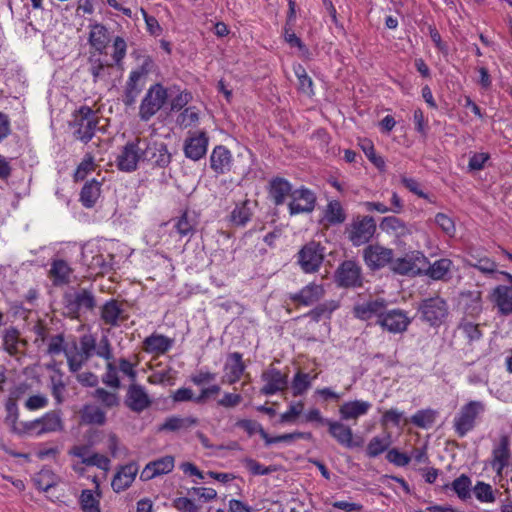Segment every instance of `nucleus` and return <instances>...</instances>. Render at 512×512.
I'll return each mask as SVG.
<instances>
[{"mask_svg":"<svg viewBox=\"0 0 512 512\" xmlns=\"http://www.w3.org/2000/svg\"><path fill=\"white\" fill-rule=\"evenodd\" d=\"M63 303L66 314L72 319H79L83 313L95 309L96 298L92 291L79 288L73 292L65 293Z\"/></svg>","mask_w":512,"mask_h":512,"instance_id":"1","label":"nucleus"},{"mask_svg":"<svg viewBox=\"0 0 512 512\" xmlns=\"http://www.w3.org/2000/svg\"><path fill=\"white\" fill-rule=\"evenodd\" d=\"M421 320L432 327L440 326L449 314V306L443 298L436 296L423 299L418 307Z\"/></svg>","mask_w":512,"mask_h":512,"instance_id":"2","label":"nucleus"},{"mask_svg":"<svg viewBox=\"0 0 512 512\" xmlns=\"http://www.w3.org/2000/svg\"><path fill=\"white\" fill-rule=\"evenodd\" d=\"M168 91L160 83L152 85L139 107V117L142 121H149L167 102Z\"/></svg>","mask_w":512,"mask_h":512,"instance_id":"3","label":"nucleus"},{"mask_svg":"<svg viewBox=\"0 0 512 512\" xmlns=\"http://www.w3.org/2000/svg\"><path fill=\"white\" fill-rule=\"evenodd\" d=\"M485 406L480 401H469L461 407L454 418L453 427L459 437H464L476 426L477 418L484 412Z\"/></svg>","mask_w":512,"mask_h":512,"instance_id":"4","label":"nucleus"},{"mask_svg":"<svg viewBox=\"0 0 512 512\" xmlns=\"http://www.w3.org/2000/svg\"><path fill=\"white\" fill-rule=\"evenodd\" d=\"M376 232V223L372 216H357L346 226L347 238L354 246L368 243Z\"/></svg>","mask_w":512,"mask_h":512,"instance_id":"5","label":"nucleus"},{"mask_svg":"<svg viewBox=\"0 0 512 512\" xmlns=\"http://www.w3.org/2000/svg\"><path fill=\"white\" fill-rule=\"evenodd\" d=\"M142 162H150L154 167L167 168L172 160V155L167 144L161 141L141 138Z\"/></svg>","mask_w":512,"mask_h":512,"instance_id":"6","label":"nucleus"},{"mask_svg":"<svg viewBox=\"0 0 512 512\" xmlns=\"http://www.w3.org/2000/svg\"><path fill=\"white\" fill-rule=\"evenodd\" d=\"M426 261V256L420 251H411L403 257L394 258L391 262L390 271L402 276L421 275V269Z\"/></svg>","mask_w":512,"mask_h":512,"instance_id":"7","label":"nucleus"},{"mask_svg":"<svg viewBox=\"0 0 512 512\" xmlns=\"http://www.w3.org/2000/svg\"><path fill=\"white\" fill-rule=\"evenodd\" d=\"M74 125L77 126L75 138L87 144L95 135L98 118L92 108L81 106L75 114Z\"/></svg>","mask_w":512,"mask_h":512,"instance_id":"8","label":"nucleus"},{"mask_svg":"<svg viewBox=\"0 0 512 512\" xmlns=\"http://www.w3.org/2000/svg\"><path fill=\"white\" fill-rule=\"evenodd\" d=\"M298 264L305 273H315L319 270L325 256V248L321 243L310 241L298 252Z\"/></svg>","mask_w":512,"mask_h":512,"instance_id":"9","label":"nucleus"},{"mask_svg":"<svg viewBox=\"0 0 512 512\" xmlns=\"http://www.w3.org/2000/svg\"><path fill=\"white\" fill-rule=\"evenodd\" d=\"M141 138L137 137L128 141L116 158V166L119 171L131 173L137 170L138 163L142 161Z\"/></svg>","mask_w":512,"mask_h":512,"instance_id":"10","label":"nucleus"},{"mask_svg":"<svg viewBox=\"0 0 512 512\" xmlns=\"http://www.w3.org/2000/svg\"><path fill=\"white\" fill-rule=\"evenodd\" d=\"M334 278L337 286L343 288L361 287L363 284L361 267L353 260L343 261L336 269Z\"/></svg>","mask_w":512,"mask_h":512,"instance_id":"11","label":"nucleus"},{"mask_svg":"<svg viewBox=\"0 0 512 512\" xmlns=\"http://www.w3.org/2000/svg\"><path fill=\"white\" fill-rule=\"evenodd\" d=\"M394 251L379 244L368 245L363 250V259L367 267L372 270H380L386 266L391 267Z\"/></svg>","mask_w":512,"mask_h":512,"instance_id":"12","label":"nucleus"},{"mask_svg":"<svg viewBox=\"0 0 512 512\" xmlns=\"http://www.w3.org/2000/svg\"><path fill=\"white\" fill-rule=\"evenodd\" d=\"M316 205V195L308 188L301 187L291 193V201L288 204L290 215L311 213Z\"/></svg>","mask_w":512,"mask_h":512,"instance_id":"13","label":"nucleus"},{"mask_svg":"<svg viewBox=\"0 0 512 512\" xmlns=\"http://www.w3.org/2000/svg\"><path fill=\"white\" fill-rule=\"evenodd\" d=\"M208 144L209 136L205 131L189 133L183 146L185 157L193 161L202 159L207 153Z\"/></svg>","mask_w":512,"mask_h":512,"instance_id":"14","label":"nucleus"},{"mask_svg":"<svg viewBox=\"0 0 512 512\" xmlns=\"http://www.w3.org/2000/svg\"><path fill=\"white\" fill-rule=\"evenodd\" d=\"M410 323L411 320L406 312L400 309L385 311L379 316V319L376 320V324L394 334L406 331Z\"/></svg>","mask_w":512,"mask_h":512,"instance_id":"15","label":"nucleus"},{"mask_svg":"<svg viewBox=\"0 0 512 512\" xmlns=\"http://www.w3.org/2000/svg\"><path fill=\"white\" fill-rule=\"evenodd\" d=\"M261 379L265 382V385L260 392L266 396L282 392L288 387V375L283 374L272 365L262 372Z\"/></svg>","mask_w":512,"mask_h":512,"instance_id":"16","label":"nucleus"},{"mask_svg":"<svg viewBox=\"0 0 512 512\" xmlns=\"http://www.w3.org/2000/svg\"><path fill=\"white\" fill-rule=\"evenodd\" d=\"M124 404L131 411L141 413L151 406L152 401L142 385L132 382L127 389Z\"/></svg>","mask_w":512,"mask_h":512,"instance_id":"17","label":"nucleus"},{"mask_svg":"<svg viewBox=\"0 0 512 512\" xmlns=\"http://www.w3.org/2000/svg\"><path fill=\"white\" fill-rule=\"evenodd\" d=\"M328 433L335 441L346 448L352 449L362 445L361 439H354L352 429L341 421L330 420Z\"/></svg>","mask_w":512,"mask_h":512,"instance_id":"18","label":"nucleus"},{"mask_svg":"<svg viewBox=\"0 0 512 512\" xmlns=\"http://www.w3.org/2000/svg\"><path fill=\"white\" fill-rule=\"evenodd\" d=\"M322 285L310 283L299 292L289 294V299L296 305L311 306L324 296Z\"/></svg>","mask_w":512,"mask_h":512,"instance_id":"19","label":"nucleus"},{"mask_svg":"<svg viewBox=\"0 0 512 512\" xmlns=\"http://www.w3.org/2000/svg\"><path fill=\"white\" fill-rule=\"evenodd\" d=\"M379 228L388 235H392L397 239H403L413 233V226L404 222L396 216L383 217Z\"/></svg>","mask_w":512,"mask_h":512,"instance_id":"20","label":"nucleus"},{"mask_svg":"<svg viewBox=\"0 0 512 512\" xmlns=\"http://www.w3.org/2000/svg\"><path fill=\"white\" fill-rule=\"evenodd\" d=\"M245 369L246 365L243 362L241 353L233 352L228 354L226 363L224 365V370L226 373L222 378V382L235 384L241 379Z\"/></svg>","mask_w":512,"mask_h":512,"instance_id":"21","label":"nucleus"},{"mask_svg":"<svg viewBox=\"0 0 512 512\" xmlns=\"http://www.w3.org/2000/svg\"><path fill=\"white\" fill-rule=\"evenodd\" d=\"M232 154L224 145H217L210 155V168L217 174L223 175L231 170Z\"/></svg>","mask_w":512,"mask_h":512,"instance_id":"22","label":"nucleus"},{"mask_svg":"<svg viewBox=\"0 0 512 512\" xmlns=\"http://www.w3.org/2000/svg\"><path fill=\"white\" fill-rule=\"evenodd\" d=\"M138 473V465L135 462L120 467L114 475L111 486L114 492L120 493L128 489Z\"/></svg>","mask_w":512,"mask_h":512,"instance_id":"23","label":"nucleus"},{"mask_svg":"<svg viewBox=\"0 0 512 512\" xmlns=\"http://www.w3.org/2000/svg\"><path fill=\"white\" fill-rule=\"evenodd\" d=\"M123 313L124 310L119 302L115 299H110L101 307L100 317L104 324L117 327L127 319V316L123 315Z\"/></svg>","mask_w":512,"mask_h":512,"instance_id":"24","label":"nucleus"},{"mask_svg":"<svg viewBox=\"0 0 512 512\" xmlns=\"http://www.w3.org/2000/svg\"><path fill=\"white\" fill-rule=\"evenodd\" d=\"M268 194L276 206L284 204L286 197L294 191L291 183L282 177H274L269 181Z\"/></svg>","mask_w":512,"mask_h":512,"instance_id":"25","label":"nucleus"},{"mask_svg":"<svg viewBox=\"0 0 512 512\" xmlns=\"http://www.w3.org/2000/svg\"><path fill=\"white\" fill-rule=\"evenodd\" d=\"M89 28L90 32L88 37V43L99 54L104 53L110 42V35L108 29L100 23L90 24Z\"/></svg>","mask_w":512,"mask_h":512,"instance_id":"26","label":"nucleus"},{"mask_svg":"<svg viewBox=\"0 0 512 512\" xmlns=\"http://www.w3.org/2000/svg\"><path fill=\"white\" fill-rule=\"evenodd\" d=\"M385 308L386 301L382 298H378L356 305L354 307V314L361 320H369L373 316H377V319H379V316L385 312Z\"/></svg>","mask_w":512,"mask_h":512,"instance_id":"27","label":"nucleus"},{"mask_svg":"<svg viewBox=\"0 0 512 512\" xmlns=\"http://www.w3.org/2000/svg\"><path fill=\"white\" fill-rule=\"evenodd\" d=\"M103 180L95 178L87 181L80 191V202L85 208H92L95 206L97 200L101 195V186Z\"/></svg>","mask_w":512,"mask_h":512,"instance_id":"28","label":"nucleus"},{"mask_svg":"<svg viewBox=\"0 0 512 512\" xmlns=\"http://www.w3.org/2000/svg\"><path fill=\"white\" fill-rule=\"evenodd\" d=\"M510 439L507 435H502L500 437V441L497 447L493 449V461L492 467L497 473H501V471L508 465V460L510 457Z\"/></svg>","mask_w":512,"mask_h":512,"instance_id":"29","label":"nucleus"},{"mask_svg":"<svg viewBox=\"0 0 512 512\" xmlns=\"http://www.w3.org/2000/svg\"><path fill=\"white\" fill-rule=\"evenodd\" d=\"M371 404L367 401L354 400L343 403L339 407V415L341 420H355L365 415L370 409Z\"/></svg>","mask_w":512,"mask_h":512,"instance_id":"30","label":"nucleus"},{"mask_svg":"<svg viewBox=\"0 0 512 512\" xmlns=\"http://www.w3.org/2000/svg\"><path fill=\"white\" fill-rule=\"evenodd\" d=\"M452 261L447 258H442L430 264L428 258L421 269V275H426L433 280H442L445 275L450 271Z\"/></svg>","mask_w":512,"mask_h":512,"instance_id":"31","label":"nucleus"},{"mask_svg":"<svg viewBox=\"0 0 512 512\" xmlns=\"http://www.w3.org/2000/svg\"><path fill=\"white\" fill-rule=\"evenodd\" d=\"M492 296L501 314L512 313V287L499 285L494 289Z\"/></svg>","mask_w":512,"mask_h":512,"instance_id":"32","label":"nucleus"},{"mask_svg":"<svg viewBox=\"0 0 512 512\" xmlns=\"http://www.w3.org/2000/svg\"><path fill=\"white\" fill-rule=\"evenodd\" d=\"M174 339L161 334H152L145 338V350L149 353L164 354L173 346Z\"/></svg>","mask_w":512,"mask_h":512,"instance_id":"33","label":"nucleus"},{"mask_svg":"<svg viewBox=\"0 0 512 512\" xmlns=\"http://www.w3.org/2000/svg\"><path fill=\"white\" fill-rule=\"evenodd\" d=\"M38 421L39 429L36 431L37 436L63 429L62 419L60 417V413L57 411L47 412L42 417L38 418Z\"/></svg>","mask_w":512,"mask_h":512,"instance_id":"34","label":"nucleus"},{"mask_svg":"<svg viewBox=\"0 0 512 512\" xmlns=\"http://www.w3.org/2000/svg\"><path fill=\"white\" fill-rule=\"evenodd\" d=\"M81 421L87 425L103 426L106 421V413L96 405L86 404L80 411Z\"/></svg>","mask_w":512,"mask_h":512,"instance_id":"35","label":"nucleus"},{"mask_svg":"<svg viewBox=\"0 0 512 512\" xmlns=\"http://www.w3.org/2000/svg\"><path fill=\"white\" fill-rule=\"evenodd\" d=\"M467 315L476 316L482 310V293L479 290H467L460 294Z\"/></svg>","mask_w":512,"mask_h":512,"instance_id":"36","label":"nucleus"},{"mask_svg":"<svg viewBox=\"0 0 512 512\" xmlns=\"http://www.w3.org/2000/svg\"><path fill=\"white\" fill-rule=\"evenodd\" d=\"M467 264L470 267L479 270L486 276L498 275L501 272L497 270L496 262L487 256L480 257L476 255H470V257L467 259Z\"/></svg>","mask_w":512,"mask_h":512,"instance_id":"37","label":"nucleus"},{"mask_svg":"<svg viewBox=\"0 0 512 512\" xmlns=\"http://www.w3.org/2000/svg\"><path fill=\"white\" fill-rule=\"evenodd\" d=\"M471 479L466 474H461L451 484L443 485L442 489L451 488L462 501L471 498Z\"/></svg>","mask_w":512,"mask_h":512,"instance_id":"38","label":"nucleus"},{"mask_svg":"<svg viewBox=\"0 0 512 512\" xmlns=\"http://www.w3.org/2000/svg\"><path fill=\"white\" fill-rule=\"evenodd\" d=\"M251 205L252 202L248 199L237 204L230 214V221L236 226H245L253 215Z\"/></svg>","mask_w":512,"mask_h":512,"instance_id":"39","label":"nucleus"},{"mask_svg":"<svg viewBox=\"0 0 512 512\" xmlns=\"http://www.w3.org/2000/svg\"><path fill=\"white\" fill-rule=\"evenodd\" d=\"M197 419L192 417L171 416L166 418L165 422L159 427V431L175 432L183 428H188L197 424Z\"/></svg>","mask_w":512,"mask_h":512,"instance_id":"40","label":"nucleus"},{"mask_svg":"<svg viewBox=\"0 0 512 512\" xmlns=\"http://www.w3.org/2000/svg\"><path fill=\"white\" fill-rule=\"evenodd\" d=\"M139 81V75L136 73H130L129 79L126 83L124 95H123V103L130 107L135 104L136 98L141 92V88L138 87L137 82Z\"/></svg>","mask_w":512,"mask_h":512,"instance_id":"41","label":"nucleus"},{"mask_svg":"<svg viewBox=\"0 0 512 512\" xmlns=\"http://www.w3.org/2000/svg\"><path fill=\"white\" fill-rule=\"evenodd\" d=\"M325 219L330 225L342 224L346 220L345 211L339 201L333 200L328 203Z\"/></svg>","mask_w":512,"mask_h":512,"instance_id":"42","label":"nucleus"},{"mask_svg":"<svg viewBox=\"0 0 512 512\" xmlns=\"http://www.w3.org/2000/svg\"><path fill=\"white\" fill-rule=\"evenodd\" d=\"M297 439L311 440L312 433L296 431L293 433H287V434L278 435V436H274V437L270 436L268 433L265 434V436H264V442H265L266 446H270L271 444L279 443V442L289 443V442H292Z\"/></svg>","mask_w":512,"mask_h":512,"instance_id":"43","label":"nucleus"},{"mask_svg":"<svg viewBox=\"0 0 512 512\" xmlns=\"http://www.w3.org/2000/svg\"><path fill=\"white\" fill-rule=\"evenodd\" d=\"M96 169L94 156L91 153H86L80 164L77 166L74 172V182L83 181L87 175Z\"/></svg>","mask_w":512,"mask_h":512,"instance_id":"44","label":"nucleus"},{"mask_svg":"<svg viewBox=\"0 0 512 512\" xmlns=\"http://www.w3.org/2000/svg\"><path fill=\"white\" fill-rule=\"evenodd\" d=\"M196 221L188 212H184L176 221L174 227L177 233L184 236H192L195 232Z\"/></svg>","mask_w":512,"mask_h":512,"instance_id":"45","label":"nucleus"},{"mask_svg":"<svg viewBox=\"0 0 512 512\" xmlns=\"http://www.w3.org/2000/svg\"><path fill=\"white\" fill-rule=\"evenodd\" d=\"M311 377L308 373L298 371L292 380L291 389L293 396L303 395L311 387Z\"/></svg>","mask_w":512,"mask_h":512,"instance_id":"46","label":"nucleus"},{"mask_svg":"<svg viewBox=\"0 0 512 512\" xmlns=\"http://www.w3.org/2000/svg\"><path fill=\"white\" fill-rule=\"evenodd\" d=\"M92 397L109 409L120 405V399L117 393L109 392L104 388H97L92 393Z\"/></svg>","mask_w":512,"mask_h":512,"instance_id":"47","label":"nucleus"},{"mask_svg":"<svg viewBox=\"0 0 512 512\" xmlns=\"http://www.w3.org/2000/svg\"><path fill=\"white\" fill-rule=\"evenodd\" d=\"M18 343L19 331L15 327L6 329L3 335V349L14 356L18 353Z\"/></svg>","mask_w":512,"mask_h":512,"instance_id":"48","label":"nucleus"},{"mask_svg":"<svg viewBox=\"0 0 512 512\" xmlns=\"http://www.w3.org/2000/svg\"><path fill=\"white\" fill-rule=\"evenodd\" d=\"M79 503L83 512H101L99 500L95 498L93 492L89 489H84L81 492Z\"/></svg>","mask_w":512,"mask_h":512,"instance_id":"49","label":"nucleus"},{"mask_svg":"<svg viewBox=\"0 0 512 512\" xmlns=\"http://www.w3.org/2000/svg\"><path fill=\"white\" fill-rule=\"evenodd\" d=\"M473 492L477 500L480 502L492 503L495 501V491L488 483L478 481L473 488Z\"/></svg>","mask_w":512,"mask_h":512,"instance_id":"50","label":"nucleus"},{"mask_svg":"<svg viewBox=\"0 0 512 512\" xmlns=\"http://www.w3.org/2000/svg\"><path fill=\"white\" fill-rule=\"evenodd\" d=\"M79 345L78 354L83 356L84 360H89L96 350V338L92 334H84L80 337Z\"/></svg>","mask_w":512,"mask_h":512,"instance_id":"51","label":"nucleus"},{"mask_svg":"<svg viewBox=\"0 0 512 512\" xmlns=\"http://www.w3.org/2000/svg\"><path fill=\"white\" fill-rule=\"evenodd\" d=\"M436 413L431 409L419 410L411 418V422L419 428H428L435 422Z\"/></svg>","mask_w":512,"mask_h":512,"instance_id":"52","label":"nucleus"},{"mask_svg":"<svg viewBox=\"0 0 512 512\" xmlns=\"http://www.w3.org/2000/svg\"><path fill=\"white\" fill-rule=\"evenodd\" d=\"M294 70L299 82V91L309 96L313 95V81L306 73L305 68L299 64Z\"/></svg>","mask_w":512,"mask_h":512,"instance_id":"53","label":"nucleus"},{"mask_svg":"<svg viewBox=\"0 0 512 512\" xmlns=\"http://www.w3.org/2000/svg\"><path fill=\"white\" fill-rule=\"evenodd\" d=\"M243 464L245 467L249 470V472L252 475H269L275 471H277V466L270 465V466H263L258 461L252 458H245L243 459Z\"/></svg>","mask_w":512,"mask_h":512,"instance_id":"54","label":"nucleus"},{"mask_svg":"<svg viewBox=\"0 0 512 512\" xmlns=\"http://www.w3.org/2000/svg\"><path fill=\"white\" fill-rule=\"evenodd\" d=\"M5 410V424H7L10 427V431L16 430V424L18 423L19 418V409L17 402H15L14 399L8 398L7 401L5 402Z\"/></svg>","mask_w":512,"mask_h":512,"instance_id":"55","label":"nucleus"},{"mask_svg":"<svg viewBox=\"0 0 512 512\" xmlns=\"http://www.w3.org/2000/svg\"><path fill=\"white\" fill-rule=\"evenodd\" d=\"M157 476L170 473L174 468V457L166 455L150 462Z\"/></svg>","mask_w":512,"mask_h":512,"instance_id":"56","label":"nucleus"},{"mask_svg":"<svg viewBox=\"0 0 512 512\" xmlns=\"http://www.w3.org/2000/svg\"><path fill=\"white\" fill-rule=\"evenodd\" d=\"M389 444V441H385L380 437H373L367 445L366 454L370 458L377 457L387 450Z\"/></svg>","mask_w":512,"mask_h":512,"instance_id":"57","label":"nucleus"},{"mask_svg":"<svg viewBox=\"0 0 512 512\" xmlns=\"http://www.w3.org/2000/svg\"><path fill=\"white\" fill-rule=\"evenodd\" d=\"M59 376H51V393L57 404H62L64 402L63 392L65 391L66 384L62 380V374L58 370Z\"/></svg>","mask_w":512,"mask_h":512,"instance_id":"58","label":"nucleus"},{"mask_svg":"<svg viewBox=\"0 0 512 512\" xmlns=\"http://www.w3.org/2000/svg\"><path fill=\"white\" fill-rule=\"evenodd\" d=\"M435 223L446 235L454 236L456 232L455 223L447 214L437 213L435 216Z\"/></svg>","mask_w":512,"mask_h":512,"instance_id":"59","label":"nucleus"},{"mask_svg":"<svg viewBox=\"0 0 512 512\" xmlns=\"http://www.w3.org/2000/svg\"><path fill=\"white\" fill-rule=\"evenodd\" d=\"M236 425L242 429H244L247 434L249 436H252L254 435L255 433H259L260 436L262 437V439L264 440V436L265 434H267V432L263 429V427L261 426V424H259L257 421L255 420H250V419H242V420H239Z\"/></svg>","mask_w":512,"mask_h":512,"instance_id":"60","label":"nucleus"},{"mask_svg":"<svg viewBox=\"0 0 512 512\" xmlns=\"http://www.w3.org/2000/svg\"><path fill=\"white\" fill-rule=\"evenodd\" d=\"M102 382L112 388L117 389L120 387L121 383L118 378L117 368L113 363H107L106 373L102 377Z\"/></svg>","mask_w":512,"mask_h":512,"instance_id":"61","label":"nucleus"},{"mask_svg":"<svg viewBox=\"0 0 512 512\" xmlns=\"http://www.w3.org/2000/svg\"><path fill=\"white\" fill-rule=\"evenodd\" d=\"M199 120V114L195 107H187L177 117V122L185 128L191 126Z\"/></svg>","mask_w":512,"mask_h":512,"instance_id":"62","label":"nucleus"},{"mask_svg":"<svg viewBox=\"0 0 512 512\" xmlns=\"http://www.w3.org/2000/svg\"><path fill=\"white\" fill-rule=\"evenodd\" d=\"M386 459L398 467H404L410 463L411 457L396 448H392L387 452Z\"/></svg>","mask_w":512,"mask_h":512,"instance_id":"63","label":"nucleus"},{"mask_svg":"<svg viewBox=\"0 0 512 512\" xmlns=\"http://www.w3.org/2000/svg\"><path fill=\"white\" fill-rule=\"evenodd\" d=\"M172 505L180 512H199V507L187 497H178L174 499Z\"/></svg>","mask_w":512,"mask_h":512,"instance_id":"64","label":"nucleus"}]
</instances>
